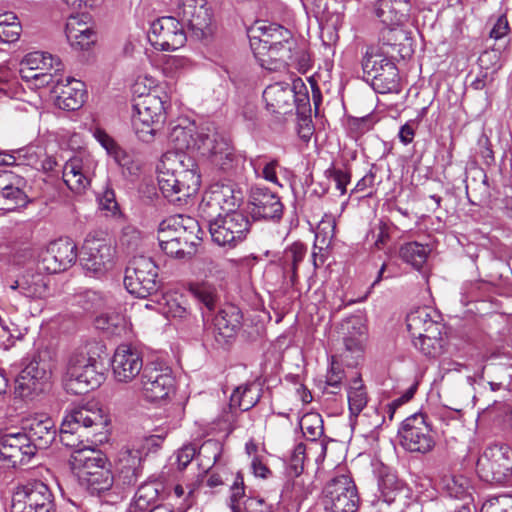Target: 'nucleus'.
<instances>
[{
  "label": "nucleus",
  "instance_id": "obj_1",
  "mask_svg": "<svg viewBox=\"0 0 512 512\" xmlns=\"http://www.w3.org/2000/svg\"><path fill=\"white\" fill-rule=\"evenodd\" d=\"M214 130L210 126L202 127L196 133L192 127L175 126L171 130L169 140L176 151L164 153L157 165L159 189L169 202L181 206L199 190L198 166L185 151L198 150L204 155L202 144L213 136Z\"/></svg>",
  "mask_w": 512,
  "mask_h": 512
},
{
  "label": "nucleus",
  "instance_id": "obj_2",
  "mask_svg": "<svg viewBox=\"0 0 512 512\" xmlns=\"http://www.w3.org/2000/svg\"><path fill=\"white\" fill-rule=\"evenodd\" d=\"M70 465L80 484L93 494L107 491L113 485L114 477L106 458L95 449L76 450L70 456Z\"/></svg>",
  "mask_w": 512,
  "mask_h": 512
},
{
  "label": "nucleus",
  "instance_id": "obj_3",
  "mask_svg": "<svg viewBox=\"0 0 512 512\" xmlns=\"http://www.w3.org/2000/svg\"><path fill=\"white\" fill-rule=\"evenodd\" d=\"M106 419L96 404H88L72 408L64 417L60 428L61 443L76 450L83 449V438L88 440L91 432L103 428Z\"/></svg>",
  "mask_w": 512,
  "mask_h": 512
},
{
  "label": "nucleus",
  "instance_id": "obj_4",
  "mask_svg": "<svg viewBox=\"0 0 512 512\" xmlns=\"http://www.w3.org/2000/svg\"><path fill=\"white\" fill-rule=\"evenodd\" d=\"M263 99L267 110L274 114H288L295 107L304 113L310 107L308 88L301 78L294 79L292 85L277 82L267 86Z\"/></svg>",
  "mask_w": 512,
  "mask_h": 512
},
{
  "label": "nucleus",
  "instance_id": "obj_5",
  "mask_svg": "<svg viewBox=\"0 0 512 512\" xmlns=\"http://www.w3.org/2000/svg\"><path fill=\"white\" fill-rule=\"evenodd\" d=\"M101 368L102 363L99 359L88 352L73 355L68 364L66 390L75 395H82L96 389L105 379L99 370Z\"/></svg>",
  "mask_w": 512,
  "mask_h": 512
},
{
  "label": "nucleus",
  "instance_id": "obj_6",
  "mask_svg": "<svg viewBox=\"0 0 512 512\" xmlns=\"http://www.w3.org/2000/svg\"><path fill=\"white\" fill-rule=\"evenodd\" d=\"M159 267L151 257L135 256L125 269L124 286L130 294L146 298L159 291Z\"/></svg>",
  "mask_w": 512,
  "mask_h": 512
},
{
  "label": "nucleus",
  "instance_id": "obj_7",
  "mask_svg": "<svg viewBox=\"0 0 512 512\" xmlns=\"http://www.w3.org/2000/svg\"><path fill=\"white\" fill-rule=\"evenodd\" d=\"M250 231V220L241 211H231L219 214L209 222V232L214 243L234 249L243 243Z\"/></svg>",
  "mask_w": 512,
  "mask_h": 512
},
{
  "label": "nucleus",
  "instance_id": "obj_8",
  "mask_svg": "<svg viewBox=\"0 0 512 512\" xmlns=\"http://www.w3.org/2000/svg\"><path fill=\"white\" fill-rule=\"evenodd\" d=\"M398 436L400 445L411 453L427 454L436 445L431 424L422 413L407 417L398 430Z\"/></svg>",
  "mask_w": 512,
  "mask_h": 512
},
{
  "label": "nucleus",
  "instance_id": "obj_9",
  "mask_svg": "<svg viewBox=\"0 0 512 512\" xmlns=\"http://www.w3.org/2000/svg\"><path fill=\"white\" fill-rule=\"evenodd\" d=\"M322 504L330 512H356L359 496L353 480L339 475L328 481L322 491Z\"/></svg>",
  "mask_w": 512,
  "mask_h": 512
},
{
  "label": "nucleus",
  "instance_id": "obj_10",
  "mask_svg": "<svg viewBox=\"0 0 512 512\" xmlns=\"http://www.w3.org/2000/svg\"><path fill=\"white\" fill-rule=\"evenodd\" d=\"M11 512H55L54 496L43 482L28 483L14 493Z\"/></svg>",
  "mask_w": 512,
  "mask_h": 512
},
{
  "label": "nucleus",
  "instance_id": "obj_11",
  "mask_svg": "<svg viewBox=\"0 0 512 512\" xmlns=\"http://www.w3.org/2000/svg\"><path fill=\"white\" fill-rule=\"evenodd\" d=\"M114 247L104 239L86 238L81 250L80 263L93 277L105 275L113 265Z\"/></svg>",
  "mask_w": 512,
  "mask_h": 512
},
{
  "label": "nucleus",
  "instance_id": "obj_12",
  "mask_svg": "<svg viewBox=\"0 0 512 512\" xmlns=\"http://www.w3.org/2000/svg\"><path fill=\"white\" fill-rule=\"evenodd\" d=\"M175 380L169 367L148 364L140 377V392L145 400L156 402L166 399L174 390Z\"/></svg>",
  "mask_w": 512,
  "mask_h": 512
},
{
  "label": "nucleus",
  "instance_id": "obj_13",
  "mask_svg": "<svg viewBox=\"0 0 512 512\" xmlns=\"http://www.w3.org/2000/svg\"><path fill=\"white\" fill-rule=\"evenodd\" d=\"M203 145L205 146L204 155H210L213 162L223 171L238 174L244 169L246 157L235 150L229 139L218 131L214 130L213 136L206 138Z\"/></svg>",
  "mask_w": 512,
  "mask_h": 512
},
{
  "label": "nucleus",
  "instance_id": "obj_14",
  "mask_svg": "<svg viewBox=\"0 0 512 512\" xmlns=\"http://www.w3.org/2000/svg\"><path fill=\"white\" fill-rule=\"evenodd\" d=\"M481 477L491 483L502 484L508 480L512 471V459L507 447H489L477 462Z\"/></svg>",
  "mask_w": 512,
  "mask_h": 512
},
{
  "label": "nucleus",
  "instance_id": "obj_15",
  "mask_svg": "<svg viewBox=\"0 0 512 512\" xmlns=\"http://www.w3.org/2000/svg\"><path fill=\"white\" fill-rule=\"evenodd\" d=\"M96 166L97 162L91 155L78 153L66 161L63 181L71 191L81 194L90 186Z\"/></svg>",
  "mask_w": 512,
  "mask_h": 512
},
{
  "label": "nucleus",
  "instance_id": "obj_16",
  "mask_svg": "<svg viewBox=\"0 0 512 512\" xmlns=\"http://www.w3.org/2000/svg\"><path fill=\"white\" fill-rule=\"evenodd\" d=\"M249 204L251 216L256 220L278 221L282 218L284 206L280 197L265 186L251 187Z\"/></svg>",
  "mask_w": 512,
  "mask_h": 512
},
{
  "label": "nucleus",
  "instance_id": "obj_17",
  "mask_svg": "<svg viewBox=\"0 0 512 512\" xmlns=\"http://www.w3.org/2000/svg\"><path fill=\"white\" fill-rule=\"evenodd\" d=\"M77 259V245L68 237L52 241L42 254L43 268L49 273H59L70 268Z\"/></svg>",
  "mask_w": 512,
  "mask_h": 512
},
{
  "label": "nucleus",
  "instance_id": "obj_18",
  "mask_svg": "<svg viewBox=\"0 0 512 512\" xmlns=\"http://www.w3.org/2000/svg\"><path fill=\"white\" fill-rule=\"evenodd\" d=\"M26 179L11 171L0 172V209L7 211L24 207L29 202Z\"/></svg>",
  "mask_w": 512,
  "mask_h": 512
},
{
  "label": "nucleus",
  "instance_id": "obj_19",
  "mask_svg": "<svg viewBox=\"0 0 512 512\" xmlns=\"http://www.w3.org/2000/svg\"><path fill=\"white\" fill-rule=\"evenodd\" d=\"M272 38L273 34H261V36L249 38L251 50L262 67H266L273 61H281L286 55H291L293 37L283 41H275Z\"/></svg>",
  "mask_w": 512,
  "mask_h": 512
},
{
  "label": "nucleus",
  "instance_id": "obj_20",
  "mask_svg": "<svg viewBox=\"0 0 512 512\" xmlns=\"http://www.w3.org/2000/svg\"><path fill=\"white\" fill-rule=\"evenodd\" d=\"M182 21L193 32H206L214 28V17L207 0H179Z\"/></svg>",
  "mask_w": 512,
  "mask_h": 512
},
{
  "label": "nucleus",
  "instance_id": "obj_21",
  "mask_svg": "<svg viewBox=\"0 0 512 512\" xmlns=\"http://www.w3.org/2000/svg\"><path fill=\"white\" fill-rule=\"evenodd\" d=\"M34 454V446L25 432L0 435V458L9 461L13 466L28 462Z\"/></svg>",
  "mask_w": 512,
  "mask_h": 512
},
{
  "label": "nucleus",
  "instance_id": "obj_22",
  "mask_svg": "<svg viewBox=\"0 0 512 512\" xmlns=\"http://www.w3.org/2000/svg\"><path fill=\"white\" fill-rule=\"evenodd\" d=\"M143 369V360L139 352L130 346H119L113 356L112 370L118 382H130Z\"/></svg>",
  "mask_w": 512,
  "mask_h": 512
},
{
  "label": "nucleus",
  "instance_id": "obj_23",
  "mask_svg": "<svg viewBox=\"0 0 512 512\" xmlns=\"http://www.w3.org/2000/svg\"><path fill=\"white\" fill-rule=\"evenodd\" d=\"M48 380V373L44 365L36 358L25 364L17 376L15 391L20 397H28L32 393L41 391Z\"/></svg>",
  "mask_w": 512,
  "mask_h": 512
},
{
  "label": "nucleus",
  "instance_id": "obj_24",
  "mask_svg": "<svg viewBox=\"0 0 512 512\" xmlns=\"http://www.w3.org/2000/svg\"><path fill=\"white\" fill-rule=\"evenodd\" d=\"M24 429L31 445L36 449L48 448L56 438V428L53 420L45 415L27 419Z\"/></svg>",
  "mask_w": 512,
  "mask_h": 512
},
{
  "label": "nucleus",
  "instance_id": "obj_25",
  "mask_svg": "<svg viewBox=\"0 0 512 512\" xmlns=\"http://www.w3.org/2000/svg\"><path fill=\"white\" fill-rule=\"evenodd\" d=\"M199 226L194 218L183 215H174L163 220L159 225L158 241L159 246L164 244V240L182 239L189 235H198Z\"/></svg>",
  "mask_w": 512,
  "mask_h": 512
},
{
  "label": "nucleus",
  "instance_id": "obj_26",
  "mask_svg": "<svg viewBox=\"0 0 512 512\" xmlns=\"http://www.w3.org/2000/svg\"><path fill=\"white\" fill-rule=\"evenodd\" d=\"M55 105L66 111L79 109L85 98L84 84L75 79H67V83L57 81L54 86Z\"/></svg>",
  "mask_w": 512,
  "mask_h": 512
},
{
  "label": "nucleus",
  "instance_id": "obj_27",
  "mask_svg": "<svg viewBox=\"0 0 512 512\" xmlns=\"http://www.w3.org/2000/svg\"><path fill=\"white\" fill-rule=\"evenodd\" d=\"M378 6L375 8L376 17L385 27L393 32L407 18L410 11L409 0H378Z\"/></svg>",
  "mask_w": 512,
  "mask_h": 512
},
{
  "label": "nucleus",
  "instance_id": "obj_28",
  "mask_svg": "<svg viewBox=\"0 0 512 512\" xmlns=\"http://www.w3.org/2000/svg\"><path fill=\"white\" fill-rule=\"evenodd\" d=\"M434 316L435 313L429 307H419L407 315L406 325L412 339L421 337L425 333L443 330V325L435 320Z\"/></svg>",
  "mask_w": 512,
  "mask_h": 512
},
{
  "label": "nucleus",
  "instance_id": "obj_29",
  "mask_svg": "<svg viewBox=\"0 0 512 512\" xmlns=\"http://www.w3.org/2000/svg\"><path fill=\"white\" fill-rule=\"evenodd\" d=\"M241 316L234 307L219 311L213 319V334L219 344H226L241 326Z\"/></svg>",
  "mask_w": 512,
  "mask_h": 512
},
{
  "label": "nucleus",
  "instance_id": "obj_30",
  "mask_svg": "<svg viewBox=\"0 0 512 512\" xmlns=\"http://www.w3.org/2000/svg\"><path fill=\"white\" fill-rule=\"evenodd\" d=\"M307 248L301 242L287 246L279 259L283 275L289 279L292 287L298 283V265L306 256Z\"/></svg>",
  "mask_w": 512,
  "mask_h": 512
},
{
  "label": "nucleus",
  "instance_id": "obj_31",
  "mask_svg": "<svg viewBox=\"0 0 512 512\" xmlns=\"http://www.w3.org/2000/svg\"><path fill=\"white\" fill-rule=\"evenodd\" d=\"M210 199L226 212L236 211L243 201V192L234 183L216 184L211 189Z\"/></svg>",
  "mask_w": 512,
  "mask_h": 512
},
{
  "label": "nucleus",
  "instance_id": "obj_32",
  "mask_svg": "<svg viewBox=\"0 0 512 512\" xmlns=\"http://www.w3.org/2000/svg\"><path fill=\"white\" fill-rule=\"evenodd\" d=\"M10 288L19 290L20 294L27 298H42L48 291L47 278L41 273L26 272L15 280Z\"/></svg>",
  "mask_w": 512,
  "mask_h": 512
},
{
  "label": "nucleus",
  "instance_id": "obj_33",
  "mask_svg": "<svg viewBox=\"0 0 512 512\" xmlns=\"http://www.w3.org/2000/svg\"><path fill=\"white\" fill-rule=\"evenodd\" d=\"M370 77L371 85L377 93H399L401 91L398 68L393 61L385 62L384 68Z\"/></svg>",
  "mask_w": 512,
  "mask_h": 512
},
{
  "label": "nucleus",
  "instance_id": "obj_34",
  "mask_svg": "<svg viewBox=\"0 0 512 512\" xmlns=\"http://www.w3.org/2000/svg\"><path fill=\"white\" fill-rule=\"evenodd\" d=\"M132 116L162 124L165 119L164 101L156 95L148 94L133 105Z\"/></svg>",
  "mask_w": 512,
  "mask_h": 512
},
{
  "label": "nucleus",
  "instance_id": "obj_35",
  "mask_svg": "<svg viewBox=\"0 0 512 512\" xmlns=\"http://www.w3.org/2000/svg\"><path fill=\"white\" fill-rule=\"evenodd\" d=\"M341 331L346 336L344 344L349 351H357L362 347L366 334V326L361 316L353 315L341 324Z\"/></svg>",
  "mask_w": 512,
  "mask_h": 512
},
{
  "label": "nucleus",
  "instance_id": "obj_36",
  "mask_svg": "<svg viewBox=\"0 0 512 512\" xmlns=\"http://www.w3.org/2000/svg\"><path fill=\"white\" fill-rule=\"evenodd\" d=\"M199 241L198 235H189L182 239L164 240V244L160 245L161 250L170 257L184 259L190 258L196 252V245Z\"/></svg>",
  "mask_w": 512,
  "mask_h": 512
},
{
  "label": "nucleus",
  "instance_id": "obj_37",
  "mask_svg": "<svg viewBox=\"0 0 512 512\" xmlns=\"http://www.w3.org/2000/svg\"><path fill=\"white\" fill-rule=\"evenodd\" d=\"M260 399L259 390L253 384L238 386L230 397V409L248 411L254 407Z\"/></svg>",
  "mask_w": 512,
  "mask_h": 512
},
{
  "label": "nucleus",
  "instance_id": "obj_38",
  "mask_svg": "<svg viewBox=\"0 0 512 512\" xmlns=\"http://www.w3.org/2000/svg\"><path fill=\"white\" fill-rule=\"evenodd\" d=\"M429 253V246L419 242H407L399 249L400 258L416 270H420L423 267Z\"/></svg>",
  "mask_w": 512,
  "mask_h": 512
},
{
  "label": "nucleus",
  "instance_id": "obj_39",
  "mask_svg": "<svg viewBox=\"0 0 512 512\" xmlns=\"http://www.w3.org/2000/svg\"><path fill=\"white\" fill-rule=\"evenodd\" d=\"M162 489L163 485L159 481H148L141 484L135 495V508L140 511H147L151 506L155 507Z\"/></svg>",
  "mask_w": 512,
  "mask_h": 512
},
{
  "label": "nucleus",
  "instance_id": "obj_40",
  "mask_svg": "<svg viewBox=\"0 0 512 512\" xmlns=\"http://www.w3.org/2000/svg\"><path fill=\"white\" fill-rule=\"evenodd\" d=\"M164 303L161 311L167 318L189 320L191 317L190 307L183 295L170 294L164 296Z\"/></svg>",
  "mask_w": 512,
  "mask_h": 512
},
{
  "label": "nucleus",
  "instance_id": "obj_41",
  "mask_svg": "<svg viewBox=\"0 0 512 512\" xmlns=\"http://www.w3.org/2000/svg\"><path fill=\"white\" fill-rule=\"evenodd\" d=\"M347 396L350 414L356 417L368 403L367 392L360 376L350 382Z\"/></svg>",
  "mask_w": 512,
  "mask_h": 512
},
{
  "label": "nucleus",
  "instance_id": "obj_42",
  "mask_svg": "<svg viewBox=\"0 0 512 512\" xmlns=\"http://www.w3.org/2000/svg\"><path fill=\"white\" fill-rule=\"evenodd\" d=\"M251 165L258 177L279 187L283 186L277 176V170L280 168L278 159L268 156H258L251 160Z\"/></svg>",
  "mask_w": 512,
  "mask_h": 512
},
{
  "label": "nucleus",
  "instance_id": "obj_43",
  "mask_svg": "<svg viewBox=\"0 0 512 512\" xmlns=\"http://www.w3.org/2000/svg\"><path fill=\"white\" fill-rule=\"evenodd\" d=\"M23 60L25 65H31L39 72L49 73L52 69H54L55 72H59L63 69V64L60 59L47 52H31L27 54Z\"/></svg>",
  "mask_w": 512,
  "mask_h": 512
},
{
  "label": "nucleus",
  "instance_id": "obj_44",
  "mask_svg": "<svg viewBox=\"0 0 512 512\" xmlns=\"http://www.w3.org/2000/svg\"><path fill=\"white\" fill-rule=\"evenodd\" d=\"M390 50L380 51L378 47L370 46L367 48L362 60V68L364 73L370 77L380 69L384 68L385 62H391L389 58Z\"/></svg>",
  "mask_w": 512,
  "mask_h": 512
},
{
  "label": "nucleus",
  "instance_id": "obj_45",
  "mask_svg": "<svg viewBox=\"0 0 512 512\" xmlns=\"http://www.w3.org/2000/svg\"><path fill=\"white\" fill-rule=\"evenodd\" d=\"M442 330L435 333H425L421 337L413 339V345L422 354L428 357H437L443 350Z\"/></svg>",
  "mask_w": 512,
  "mask_h": 512
},
{
  "label": "nucleus",
  "instance_id": "obj_46",
  "mask_svg": "<svg viewBox=\"0 0 512 512\" xmlns=\"http://www.w3.org/2000/svg\"><path fill=\"white\" fill-rule=\"evenodd\" d=\"M147 41L158 51H175L183 47L187 34H146Z\"/></svg>",
  "mask_w": 512,
  "mask_h": 512
},
{
  "label": "nucleus",
  "instance_id": "obj_47",
  "mask_svg": "<svg viewBox=\"0 0 512 512\" xmlns=\"http://www.w3.org/2000/svg\"><path fill=\"white\" fill-rule=\"evenodd\" d=\"M95 326L109 335H121L126 329V322L119 313H103L95 319Z\"/></svg>",
  "mask_w": 512,
  "mask_h": 512
},
{
  "label": "nucleus",
  "instance_id": "obj_48",
  "mask_svg": "<svg viewBox=\"0 0 512 512\" xmlns=\"http://www.w3.org/2000/svg\"><path fill=\"white\" fill-rule=\"evenodd\" d=\"M300 428L308 440H317L324 433L321 415L315 412L305 414L300 420Z\"/></svg>",
  "mask_w": 512,
  "mask_h": 512
},
{
  "label": "nucleus",
  "instance_id": "obj_49",
  "mask_svg": "<svg viewBox=\"0 0 512 512\" xmlns=\"http://www.w3.org/2000/svg\"><path fill=\"white\" fill-rule=\"evenodd\" d=\"M380 497L384 502L390 504L395 501L397 495L403 492L404 485L393 474H387L378 482Z\"/></svg>",
  "mask_w": 512,
  "mask_h": 512
},
{
  "label": "nucleus",
  "instance_id": "obj_50",
  "mask_svg": "<svg viewBox=\"0 0 512 512\" xmlns=\"http://www.w3.org/2000/svg\"><path fill=\"white\" fill-rule=\"evenodd\" d=\"M131 121L132 127L138 139L146 143H150L154 140L157 131L162 125L135 116H132Z\"/></svg>",
  "mask_w": 512,
  "mask_h": 512
},
{
  "label": "nucleus",
  "instance_id": "obj_51",
  "mask_svg": "<svg viewBox=\"0 0 512 512\" xmlns=\"http://www.w3.org/2000/svg\"><path fill=\"white\" fill-rule=\"evenodd\" d=\"M292 501L301 504L311 494L312 490L303 478L295 477L287 483L283 491Z\"/></svg>",
  "mask_w": 512,
  "mask_h": 512
},
{
  "label": "nucleus",
  "instance_id": "obj_52",
  "mask_svg": "<svg viewBox=\"0 0 512 512\" xmlns=\"http://www.w3.org/2000/svg\"><path fill=\"white\" fill-rule=\"evenodd\" d=\"M221 455V446L218 442L208 440L203 443L198 452V457L201 459V465L205 469H210L219 459Z\"/></svg>",
  "mask_w": 512,
  "mask_h": 512
},
{
  "label": "nucleus",
  "instance_id": "obj_53",
  "mask_svg": "<svg viewBox=\"0 0 512 512\" xmlns=\"http://www.w3.org/2000/svg\"><path fill=\"white\" fill-rule=\"evenodd\" d=\"M245 486L243 477L238 473L231 488L229 496V508L232 512H243V503L245 501Z\"/></svg>",
  "mask_w": 512,
  "mask_h": 512
},
{
  "label": "nucleus",
  "instance_id": "obj_54",
  "mask_svg": "<svg viewBox=\"0 0 512 512\" xmlns=\"http://www.w3.org/2000/svg\"><path fill=\"white\" fill-rule=\"evenodd\" d=\"M281 61H290L295 64L298 71L306 73L312 66L311 57L305 48L296 49V41L291 44V55H286Z\"/></svg>",
  "mask_w": 512,
  "mask_h": 512
},
{
  "label": "nucleus",
  "instance_id": "obj_55",
  "mask_svg": "<svg viewBox=\"0 0 512 512\" xmlns=\"http://www.w3.org/2000/svg\"><path fill=\"white\" fill-rule=\"evenodd\" d=\"M97 140L100 144L106 149V151L113 155L116 161L121 166H126L128 164V160L124 152L118 147L117 143L104 131L98 130L95 133Z\"/></svg>",
  "mask_w": 512,
  "mask_h": 512
},
{
  "label": "nucleus",
  "instance_id": "obj_56",
  "mask_svg": "<svg viewBox=\"0 0 512 512\" xmlns=\"http://www.w3.org/2000/svg\"><path fill=\"white\" fill-rule=\"evenodd\" d=\"M92 18L87 13L71 15L67 18L65 32H92Z\"/></svg>",
  "mask_w": 512,
  "mask_h": 512
},
{
  "label": "nucleus",
  "instance_id": "obj_57",
  "mask_svg": "<svg viewBox=\"0 0 512 512\" xmlns=\"http://www.w3.org/2000/svg\"><path fill=\"white\" fill-rule=\"evenodd\" d=\"M19 73L21 78L27 82L32 80L39 82V84H36L37 86L49 85L53 81V75L51 73L39 72L31 65H25L24 60L20 63Z\"/></svg>",
  "mask_w": 512,
  "mask_h": 512
},
{
  "label": "nucleus",
  "instance_id": "obj_58",
  "mask_svg": "<svg viewBox=\"0 0 512 512\" xmlns=\"http://www.w3.org/2000/svg\"><path fill=\"white\" fill-rule=\"evenodd\" d=\"M305 450L306 447L303 443L295 446L287 466L289 476L299 477L301 475L304 468Z\"/></svg>",
  "mask_w": 512,
  "mask_h": 512
},
{
  "label": "nucleus",
  "instance_id": "obj_59",
  "mask_svg": "<svg viewBox=\"0 0 512 512\" xmlns=\"http://www.w3.org/2000/svg\"><path fill=\"white\" fill-rule=\"evenodd\" d=\"M180 21L172 16H163L149 22V32H183Z\"/></svg>",
  "mask_w": 512,
  "mask_h": 512
},
{
  "label": "nucleus",
  "instance_id": "obj_60",
  "mask_svg": "<svg viewBox=\"0 0 512 512\" xmlns=\"http://www.w3.org/2000/svg\"><path fill=\"white\" fill-rule=\"evenodd\" d=\"M143 467H116V482L124 487H131L136 484L142 476Z\"/></svg>",
  "mask_w": 512,
  "mask_h": 512
},
{
  "label": "nucleus",
  "instance_id": "obj_61",
  "mask_svg": "<svg viewBox=\"0 0 512 512\" xmlns=\"http://www.w3.org/2000/svg\"><path fill=\"white\" fill-rule=\"evenodd\" d=\"M194 296L202 302L209 310L215 308L217 302L216 289L207 284L196 285L192 288Z\"/></svg>",
  "mask_w": 512,
  "mask_h": 512
},
{
  "label": "nucleus",
  "instance_id": "obj_62",
  "mask_svg": "<svg viewBox=\"0 0 512 512\" xmlns=\"http://www.w3.org/2000/svg\"><path fill=\"white\" fill-rule=\"evenodd\" d=\"M143 467L142 453L138 449L124 448L120 451L116 467Z\"/></svg>",
  "mask_w": 512,
  "mask_h": 512
},
{
  "label": "nucleus",
  "instance_id": "obj_63",
  "mask_svg": "<svg viewBox=\"0 0 512 512\" xmlns=\"http://www.w3.org/2000/svg\"><path fill=\"white\" fill-rule=\"evenodd\" d=\"M96 34H66L67 41L75 51H89L96 43Z\"/></svg>",
  "mask_w": 512,
  "mask_h": 512
},
{
  "label": "nucleus",
  "instance_id": "obj_64",
  "mask_svg": "<svg viewBox=\"0 0 512 512\" xmlns=\"http://www.w3.org/2000/svg\"><path fill=\"white\" fill-rule=\"evenodd\" d=\"M336 223L335 219L331 216L323 218L317 226L316 239L320 240L323 244L329 245L331 239L335 235Z\"/></svg>",
  "mask_w": 512,
  "mask_h": 512
}]
</instances>
